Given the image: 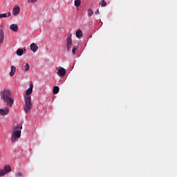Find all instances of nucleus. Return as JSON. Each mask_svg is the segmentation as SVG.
<instances>
[{"mask_svg": "<svg viewBox=\"0 0 177 177\" xmlns=\"http://www.w3.org/2000/svg\"><path fill=\"white\" fill-rule=\"evenodd\" d=\"M33 86H34L33 83H30V88H28L26 91L27 96L25 97L26 105L24 106V111L26 114L28 113H30L32 109L31 97L29 95L32 93Z\"/></svg>", "mask_w": 177, "mask_h": 177, "instance_id": "obj_1", "label": "nucleus"}, {"mask_svg": "<svg viewBox=\"0 0 177 177\" xmlns=\"http://www.w3.org/2000/svg\"><path fill=\"white\" fill-rule=\"evenodd\" d=\"M1 99L6 102L8 106L11 107L14 103L12 95L9 90H4L1 93Z\"/></svg>", "mask_w": 177, "mask_h": 177, "instance_id": "obj_2", "label": "nucleus"}, {"mask_svg": "<svg viewBox=\"0 0 177 177\" xmlns=\"http://www.w3.org/2000/svg\"><path fill=\"white\" fill-rule=\"evenodd\" d=\"M19 129H20V130H18ZM21 129H22V126H19V125H17L15 128L14 131H12V138H11V141L12 143H14L17 140H18L21 137Z\"/></svg>", "mask_w": 177, "mask_h": 177, "instance_id": "obj_3", "label": "nucleus"}, {"mask_svg": "<svg viewBox=\"0 0 177 177\" xmlns=\"http://www.w3.org/2000/svg\"><path fill=\"white\" fill-rule=\"evenodd\" d=\"M12 171V169L10 165H6L3 167V169H0V177L5 176L7 174H9Z\"/></svg>", "mask_w": 177, "mask_h": 177, "instance_id": "obj_4", "label": "nucleus"}, {"mask_svg": "<svg viewBox=\"0 0 177 177\" xmlns=\"http://www.w3.org/2000/svg\"><path fill=\"white\" fill-rule=\"evenodd\" d=\"M72 45H73L72 34H69L66 39V48H67L68 52H70L71 50Z\"/></svg>", "mask_w": 177, "mask_h": 177, "instance_id": "obj_5", "label": "nucleus"}, {"mask_svg": "<svg viewBox=\"0 0 177 177\" xmlns=\"http://www.w3.org/2000/svg\"><path fill=\"white\" fill-rule=\"evenodd\" d=\"M66 73L67 72L66 71V69L63 67H61L57 72V74L60 77H64Z\"/></svg>", "mask_w": 177, "mask_h": 177, "instance_id": "obj_6", "label": "nucleus"}, {"mask_svg": "<svg viewBox=\"0 0 177 177\" xmlns=\"http://www.w3.org/2000/svg\"><path fill=\"white\" fill-rule=\"evenodd\" d=\"M20 11H21V9H20L19 6H15L13 10H12V14L14 16H17L19 15Z\"/></svg>", "mask_w": 177, "mask_h": 177, "instance_id": "obj_7", "label": "nucleus"}, {"mask_svg": "<svg viewBox=\"0 0 177 177\" xmlns=\"http://www.w3.org/2000/svg\"><path fill=\"white\" fill-rule=\"evenodd\" d=\"M9 111H10V109L8 107L4 108V109H1L0 114H1V115H8Z\"/></svg>", "mask_w": 177, "mask_h": 177, "instance_id": "obj_8", "label": "nucleus"}, {"mask_svg": "<svg viewBox=\"0 0 177 177\" xmlns=\"http://www.w3.org/2000/svg\"><path fill=\"white\" fill-rule=\"evenodd\" d=\"M30 49L33 53H35L38 50L39 47L35 43H32L30 45Z\"/></svg>", "mask_w": 177, "mask_h": 177, "instance_id": "obj_9", "label": "nucleus"}, {"mask_svg": "<svg viewBox=\"0 0 177 177\" xmlns=\"http://www.w3.org/2000/svg\"><path fill=\"white\" fill-rule=\"evenodd\" d=\"M10 29L14 32H17L18 31V26L17 25V24H12V25L10 26Z\"/></svg>", "mask_w": 177, "mask_h": 177, "instance_id": "obj_10", "label": "nucleus"}, {"mask_svg": "<svg viewBox=\"0 0 177 177\" xmlns=\"http://www.w3.org/2000/svg\"><path fill=\"white\" fill-rule=\"evenodd\" d=\"M5 39V34L3 33V30H0V44L3 42V39Z\"/></svg>", "mask_w": 177, "mask_h": 177, "instance_id": "obj_11", "label": "nucleus"}, {"mask_svg": "<svg viewBox=\"0 0 177 177\" xmlns=\"http://www.w3.org/2000/svg\"><path fill=\"white\" fill-rule=\"evenodd\" d=\"M16 73V68L14 66H11L10 76L13 77L15 73Z\"/></svg>", "mask_w": 177, "mask_h": 177, "instance_id": "obj_12", "label": "nucleus"}, {"mask_svg": "<svg viewBox=\"0 0 177 177\" xmlns=\"http://www.w3.org/2000/svg\"><path fill=\"white\" fill-rule=\"evenodd\" d=\"M59 92V88L58 86H55L53 90V93L54 94H58Z\"/></svg>", "mask_w": 177, "mask_h": 177, "instance_id": "obj_13", "label": "nucleus"}, {"mask_svg": "<svg viewBox=\"0 0 177 177\" xmlns=\"http://www.w3.org/2000/svg\"><path fill=\"white\" fill-rule=\"evenodd\" d=\"M83 35V33H82V31L81 30H78L77 32H76V37L77 38H80L82 37Z\"/></svg>", "mask_w": 177, "mask_h": 177, "instance_id": "obj_14", "label": "nucleus"}, {"mask_svg": "<svg viewBox=\"0 0 177 177\" xmlns=\"http://www.w3.org/2000/svg\"><path fill=\"white\" fill-rule=\"evenodd\" d=\"M24 53V50L21 48H19L17 50V56H19V57H21L22 55Z\"/></svg>", "mask_w": 177, "mask_h": 177, "instance_id": "obj_15", "label": "nucleus"}, {"mask_svg": "<svg viewBox=\"0 0 177 177\" xmlns=\"http://www.w3.org/2000/svg\"><path fill=\"white\" fill-rule=\"evenodd\" d=\"M75 6L78 8L81 5V0H75L74 1Z\"/></svg>", "mask_w": 177, "mask_h": 177, "instance_id": "obj_16", "label": "nucleus"}, {"mask_svg": "<svg viewBox=\"0 0 177 177\" xmlns=\"http://www.w3.org/2000/svg\"><path fill=\"white\" fill-rule=\"evenodd\" d=\"M99 5H100L101 7H106L107 6V3L105 0H101V3H100Z\"/></svg>", "mask_w": 177, "mask_h": 177, "instance_id": "obj_17", "label": "nucleus"}, {"mask_svg": "<svg viewBox=\"0 0 177 177\" xmlns=\"http://www.w3.org/2000/svg\"><path fill=\"white\" fill-rule=\"evenodd\" d=\"M93 15V10L91 8H89L88 10V17H92V15Z\"/></svg>", "mask_w": 177, "mask_h": 177, "instance_id": "obj_18", "label": "nucleus"}, {"mask_svg": "<svg viewBox=\"0 0 177 177\" xmlns=\"http://www.w3.org/2000/svg\"><path fill=\"white\" fill-rule=\"evenodd\" d=\"M25 68H24V71L26 72L28 71H29V68H30V66H29V64L28 63H26V65L24 66Z\"/></svg>", "mask_w": 177, "mask_h": 177, "instance_id": "obj_19", "label": "nucleus"}, {"mask_svg": "<svg viewBox=\"0 0 177 177\" xmlns=\"http://www.w3.org/2000/svg\"><path fill=\"white\" fill-rule=\"evenodd\" d=\"M15 176H16V177H21V176H23V173L21 172V171H18V172H17V173L15 174Z\"/></svg>", "mask_w": 177, "mask_h": 177, "instance_id": "obj_20", "label": "nucleus"}, {"mask_svg": "<svg viewBox=\"0 0 177 177\" xmlns=\"http://www.w3.org/2000/svg\"><path fill=\"white\" fill-rule=\"evenodd\" d=\"M7 17H8V14L7 13L0 14V19L6 18Z\"/></svg>", "mask_w": 177, "mask_h": 177, "instance_id": "obj_21", "label": "nucleus"}, {"mask_svg": "<svg viewBox=\"0 0 177 177\" xmlns=\"http://www.w3.org/2000/svg\"><path fill=\"white\" fill-rule=\"evenodd\" d=\"M37 2V0H28V3L29 4L35 3Z\"/></svg>", "mask_w": 177, "mask_h": 177, "instance_id": "obj_22", "label": "nucleus"}, {"mask_svg": "<svg viewBox=\"0 0 177 177\" xmlns=\"http://www.w3.org/2000/svg\"><path fill=\"white\" fill-rule=\"evenodd\" d=\"M76 50H77V48H76V46H74V47L73 48V50H72V53H73V55H75Z\"/></svg>", "mask_w": 177, "mask_h": 177, "instance_id": "obj_23", "label": "nucleus"}, {"mask_svg": "<svg viewBox=\"0 0 177 177\" xmlns=\"http://www.w3.org/2000/svg\"><path fill=\"white\" fill-rule=\"evenodd\" d=\"M100 14V11H99V9L97 10V11H95V15H99Z\"/></svg>", "mask_w": 177, "mask_h": 177, "instance_id": "obj_24", "label": "nucleus"}, {"mask_svg": "<svg viewBox=\"0 0 177 177\" xmlns=\"http://www.w3.org/2000/svg\"><path fill=\"white\" fill-rule=\"evenodd\" d=\"M8 17H10V15H11L10 12H8Z\"/></svg>", "mask_w": 177, "mask_h": 177, "instance_id": "obj_25", "label": "nucleus"}, {"mask_svg": "<svg viewBox=\"0 0 177 177\" xmlns=\"http://www.w3.org/2000/svg\"><path fill=\"white\" fill-rule=\"evenodd\" d=\"M25 52H26V49H24Z\"/></svg>", "mask_w": 177, "mask_h": 177, "instance_id": "obj_26", "label": "nucleus"}]
</instances>
